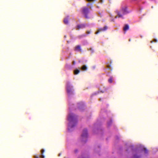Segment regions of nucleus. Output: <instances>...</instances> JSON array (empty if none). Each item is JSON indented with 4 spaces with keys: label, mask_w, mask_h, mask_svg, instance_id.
Returning <instances> with one entry per match:
<instances>
[{
    "label": "nucleus",
    "mask_w": 158,
    "mask_h": 158,
    "mask_svg": "<svg viewBox=\"0 0 158 158\" xmlns=\"http://www.w3.org/2000/svg\"><path fill=\"white\" fill-rule=\"evenodd\" d=\"M68 120L69 122L68 124V129H69V127H73L75 126L73 124L76 123L77 122V116L73 113H70L69 114Z\"/></svg>",
    "instance_id": "1"
},
{
    "label": "nucleus",
    "mask_w": 158,
    "mask_h": 158,
    "mask_svg": "<svg viewBox=\"0 0 158 158\" xmlns=\"http://www.w3.org/2000/svg\"><path fill=\"white\" fill-rule=\"evenodd\" d=\"M88 137V133L87 130L85 129L84 130L82 134L81 135L82 141H83V139L86 140Z\"/></svg>",
    "instance_id": "2"
},
{
    "label": "nucleus",
    "mask_w": 158,
    "mask_h": 158,
    "mask_svg": "<svg viewBox=\"0 0 158 158\" xmlns=\"http://www.w3.org/2000/svg\"><path fill=\"white\" fill-rule=\"evenodd\" d=\"M82 11L83 14L85 15V18H88V14L89 12V9L85 7L82 8Z\"/></svg>",
    "instance_id": "3"
},
{
    "label": "nucleus",
    "mask_w": 158,
    "mask_h": 158,
    "mask_svg": "<svg viewBox=\"0 0 158 158\" xmlns=\"http://www.w3.org/2000/svg\"><path fill=\"white\" fill-rule=\"evenodd\" d=\"M66 88L67 93L69 95H70L72 94V89L69 83L67 84Z\"/></svg>",
    "instance_id": "4"
},
{
    "label": "nucleus",
    "mask_w": 158,
    "mask_h": 158,
    "mask_svg": "<svg viewBox=\"0 0 158 158\" xmlns=\"http://www.w3.org/2000/svg\"><path fill=\"white\" fill-rule=\"evenodd\" d=\"M107 27L106 26H105L103 28H101L99 29L98 31L95 32V34H98L99 32H101V31H104L106 30L107 29Z\"/></svg>",
    "instance_id": "5"
},
{
    "label": "nucleus",
    "mask_w": 158,
    "mask_h": 158,
    "mask_svg": "<svg viewBox=\"0 0 158 158\" xmlns=\"http://www.w3.org/2000/svg\"><path fill=\"white\" fill-rule=\"evenodd\" d=\"M121 11L123 15H125L128 13L127 10V7L125 6L122 8Z\"/></svg>",
    "instance_id": "6"
},
{
    "label": "nucleus",
    "mask_w": 158,
    "mask_h": 158,
    "mask_svg": "<svg viewBox=\"0 0 158 158\" xmlns=\"http://www.w3.org/2000/svg\"><path fill=\"white\" fill-rule=\"evenodd\" d=\"M75 51H78L80 52L81 51V46L80 45H77L74 48Z\"/></svg>",
    "instance_id": "7"
},
{
    "label": "nucleus",
    "mask_w": 158,
    "mask_h": 158,
    "mask_svg": "<svg viewBox=\"0 0 158 158\" xmlns=\"http://www.w3.org/2000/svg\"><path fill=\"white\" fill-rule=\"evenodd\" d=\"M85 27V25L83 24L78 25L77 26V29H79L80 28H84Z\"/></svg>",
    "instance_id": "8"
},
{
    "label": "nucleus",
    "mask_w": 158,
    "mask_h": 158,
    "mask_svg": "<svg viewBox=\"0 0 158 158\" xmlns=\"http://www.w3.org/2000/svg\"><path fill=\"white\" fill-rule=\"evenodd\" d=\"M129 28L128 25V24H126L123 27V30L124 31H126L128 30Z\"/></svg>",
    "instance_id": "9"
},
{
    "label": "nucleus",
    "mask_w": 158,
    "mask_h": 158,
    "mask_svg": "<svg viewBox=\"0 0 158 158\" xmlns=\"http://www.w3.org/2000/svg\"><path fill=\"white\" fill-rule=\"evenodd\" d=\"M116 13H117V14L118 17H121L122 19H124L122 15L120 14V13L119 11H116Z\"/></svg>",
    "instance_id": "10"
},
{
    "label": "nucleus",
    "mask_w": 158,
    "mask_h": 158,
    "mask_svg": "<svg viewBox=\"0 0 158 158\" xmlns=\"http://www.w3.org/2000/svg\"><path fill=\"white\" fill-rule=\"evenodd\" d=\"M44 149L41 150V153L42 155H41V157L42 158H45V156H44V155H43V154L44 153Z\"/></svg>",
    "instance_id": "11"
},
{
    "label": "nucleus",
    "mask_w": 158,
    "mask_h": 158,
    "mask_svg": "<svg viewBox=\"0 0 158 158\" xmlns=\"http://www.w3.org/2000/svg\"><path fill=\"white\" fill-rule=\"evenodd\" d=\"M64 22L65 24H67L68 23V18H65L64 20Z\"/></svg>",
    "instance_id": "12"
},
{
    "label": "nucleus",
    "mask_w": 158,
    "mask_h": 158,
    "mask_svg": "<svg viewBox=\"0 0 158 158\" xmlns=\"http://www.w3.org/2000/svg\"><path fill=\"white\" fill-rule=\"evenodd\" d=\"M80 72V70L78 69L75 70L74 71V74L76 75L78 74Z\"/></svg>",
    "instance_id": "13"
},
{
    "label": "nucleus",
    "mask_w": 158,
    "mask_h": 158,
    "mask_svg": "<svg viewBox=\"0 0 158 158\" xmlns=\"http://www.w3.org/2000/svg\"><path fill=\"white\" fill-rule=\"evenodd\" d=\"M81 69L83 70H86L87 69V68L86 65H84L82 67Z\"/></svg>",
    "instance_id": "14"
},
{
    "label": "nucleus",
    "mask_w": 158,
    "mask_h": 158,
    "mask_svg": "<svg viewBox=\"0 0 158 158\" xmlns=\"http://www.w3.org/2000/svg\"><path fill=\"white\" fill-rule=\"evenodd\" d=\"M108 82L110 83H112L113 82L112 81V77H110L109 79H108Z\"/></svg>",
    "instance_id": "15"
},
{
    "label": "nucleus",
    "mask_w": 158,
    "mask_h": 158,
    "mask_svg": "<svg viewBox=\"0 0 158 158\" xmlns=\"http://www.w3.org/2000/svg\"><path fill=\"white\" fill-rule=\"evenodd\" d=\"M88 50L90 51L91 53H93L94 52V50L92 48H90V49H88Z\"/></svg>",
    "instance_id": "16"
},
{
    "label": "nucleus",
    "mask_w": 158,
    "mask_h": 158,
    "mask_svg": "<svg viewBox=\"0 0 158 158\" xmlns=\"http://www.w3.org/2000/svg\"><path fill=\"white\" fill-rule=\"evenodd\" d=\"M143 150H144V152L145 153H147L148 152V151L146 148H144L143 149Z\"/></svg>",
    "instance_id": "17"
},
{
    "label": "nucleus",
    "mask_w": 158,
    "mask_h": 158,
    "mask_svg": "<svg viewBox=\"0 0 158 158\" xmlns=\"http://www.w3.org/2000/svg\"><path fill=\"white\" fill-rule=\"evenodd\" d=\"M111 66V64L107 65H106V67L108 68V69H109V68Z\"/></svg>",
    "instance_id": "18"
},
{
    "label": "nucleus",
    "mask_w": 158,
    "mask_h": 158,
    "mask_svg": "<svg viewBox=\"0 0 158 158\" xmlns=\"http://www.w3.org/2000/svg\"><path fill=\"white\" fill-rule=\"evenodd\" d=\"M90 31H86V33L87 34H90Z\"/></svg>",
    "instance_id": "19"
},
{
    "label": "nucleus",
    "mask_w": 158,
    "mask_h": 158,
    "mask_svg": "<svg viewBox=\"0 0 158 158\" xmlns=\"http://www.w3.org/2000/svg\"><path fill=\"white\" fill-rule=\"evenodd\" d=\"M134 158H139L137 156H136L135 155L134 156Z\"/></svg>",
    "instance_id": "20"
},
{
    "label": "nucleus",
    "mask_w": 158,
    "mask_h": 158,
    "mask_svg": "<svg viewBox=\"0 0 158 158\" xmlns=\"http://www.w3.org/2000/svg\"><path fill=\"white\" fill-rule=\"evenodd\" d=\"M75 61H73V65H74V64H75Z\"/></svg>",
    "instance_id": "21"
},
{
    "label": "nucleus",
    "mask_w": 158,
    "mask_h": 158,
    "mask_svg": "<svg viewBox=\"0 0 158 158\" xmlns=\"http://www.w3.org/2000/svg\"><path fill=\"white\" fill-rule=\"evenodd\" d=\"M100 1L101 3H102L103 2V0H100Z\"/></svg>",
    "instance_id": "22"
},
{
    "label": "nucleus",
    "mask_w": 158,
    "mask_h": 158,
    "mask_svg": "<svg viewBox=\"0 0 158 158\" xmlns=\"http://www.w3.org/2000/svg\"><path fill=\"white\" fill-rule=\"evenodd\" d=\"M153 41H155V42H156L157 41V40H156V39H154L153 40Z\"/></svg>",
    "instance_id": "23"
},
{
    "label": "nucleus",
    "mask_w": 158,
    "mask_h": 158,
    "mask_svg": "<svg viewBox=\"0 0 158 158\" xmlns=\"http://www.w3.org/2000/svg\"><path fill=\"white\" fill-rule=\"evenodd\" d=\"M85 36V35H82L81 36V37H83V36Z\"/></svg>",
    "instance_id": "24"
},
{
    "label": "nucleus",
    "mask_w": 158,
    "mask_h": 158,
    "mask_svg": "<svg viewBox=\"0 0 158 158\" xmlns=\"http://www.w3.org/2000/svg\"><path fill=\"white\" fill-rule=\"evenodd\" d=\"M153 41H151V43H152L153 42Z\"/></svg>",
    "instance_id": "25"
},
{
    "label": "nucleus",
    "mask_w": 158,
    "mask_h": 158,
    "mask_svg": "<svg viewBox=\"0 0 158 158\" xmlns=\"http://www.w3.org/2000/svg\"><path fill=\"white\" fill-rule=\"evenodd\" d=\"M89 3H88V4H87V6H88L89 5Z\"/></svg>",
    "instance_id": "26"
},
{
    "label": "nucleus",
    "mask_w": 158,
    "mask_h": 158,
    "mask_svg": "<svg viewBox=\"0 0 158 158\" xmlns=\"http://www.w3.org/2000/svg\"><path fill=\"white\" fill-rule=\"evenodd\" d=\"M60 155H61V154L60 153V154H59V156H60Z\"/></svg>",
    "instance_id": "27"
},
{
    "label": "nucleus",
    "mask_w": 158,
    "mask_h": 158,
    "mask_svg": "<svg viewBox=\"0 0 158 158\" xmlns=\"http://www.w3.org/2000/svg\"><path fill=\"white\" fill-rule=\"evenodd\" d=\"M117 18V16H115V19H116Z\"/></svg>",
    "instance_id": "28"
},
{
    "label": "nucleus",
    "mask_w": 158,
    "mask_h": 158,
    "mask_svg": "<svg viewBox=\"0 0 158 158\" xmlns=\"http://www.w3.org/2000/svg\"><path fill=\"white\" fill-rule=\"evenodd\" d=\"M110 121V123H112V120H111Z\"/></svg>",
    "instance_id": "29"
},
{
    "label": "nucleus",
    "mask_w": 158,
    "mask_h": 158,
    "mask_svg": "<svg viewBox=\"0 0 158 158\" xmlns=\"http://www.w3.org/2000/svg\"><path fill=\"white\" fill-rule=\"evenodd\" d=\"M131 41V40L130 39L129 40V41Z\"/></svg>",
    "instance_id": "30"
},
{
    "label": "nucleus",
    "mask_w": 158,
    "mask_h": 158,
    "mask_svg": "<svg viewBox=\"0 0 158 158\" xmlns=\"http://www.w3.org/2000/svg\"><path fill=\"white\" fill-rule=\"evenodd\" d=\"M110 0H109V1H110Z\"/></svg>",
    "instance_id": "31"
}]
</instances>
